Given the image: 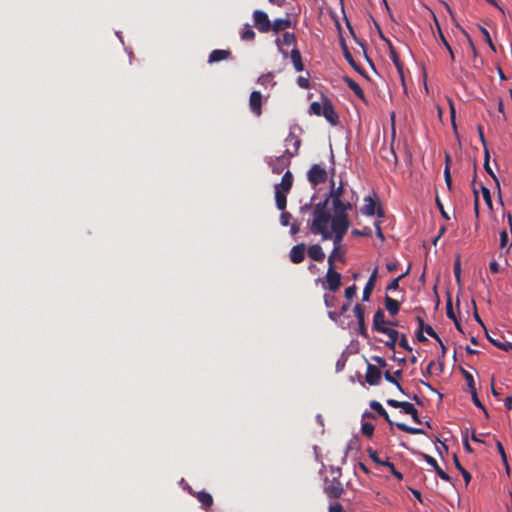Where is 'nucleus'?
<instances>
[{
  "label": "nucleus",
  "instance_id": "obj_25",
  "mask_svg": "<svg viewBox=\"0 0 512 512\" xmlns=\"http://www.w3.org/2000/svg\"><path fill=\"white\" fill-rule=\"evenodd\" d=\"M370 408L372 410H374L375 412H377L381 417H383L385 419V421L389 424V425H394V423L392 422V420L390 419V416L389 414L387 413V411L383 408L382 404L376 400H373L370 402L369 404Z\"/></svg>",
  "mask_w": 512,
  "mask_h": 512
},
{
  "label": "nucleus",
  "instance_id": "obj_52",
  "mask_svg": "<svg viewBox=\"0 0 512 512\" xmlns=\"http://www.w3.org/2000/svg\"><path fill=\"white\" fill-rule=\"evenodd\" d=\"M367 452H368V455L369 457L377 464L379 465H382V463L384 461H382L379 457H378V453L377 451L373 450L372 448H368L367 449Z\"/></svg>",
  "mask_w": 512,
  "mask_h": 512
},
{
  "label": "nucleus",
  "instance_id": "obj_2",
  "mask_svg": "<svg viewBox=\"0 0 512 512\" xmlns=\"http://www.w3.org/2000/svg\"><path fill=\"white\" fill-rule=\"evenodd\" d=\"M333 206V216H331L330 222H336V220H341L343 223L350 224L348 218V211L352 209V202L347 199H338L335 197L334 201H332Z\"/></svg>",
  "mask_w": 512,
  "mask_h": 512
},
{
  "label": "nucleus",
  "instance_id": "obj_55",
  "mask_svg": "<svg viewBox=\"0 0 512 512\" xmlns=\"http://www.w3.org/2000/svg\"><path fill=\"white\" fill-rule=\"evenodd\" d=\"M352 234L354 236H371L372 231L370 228L366 227L363 230L353 229Z\"/></svg>",
  "mask_w": 512,
  "mask_h": 512
},
{
  "label": "nucleus",
  "instance_id": "obj_59",
  "mask_svg": "<svg viewBox=\"0 0 512 512\" xmlns=\"http://www.w3.org/2000/svg\"><path fill=\"white\" fill-rule=\"evenodd\" d=\"M372 360L376 363V366L380 368H385L387 366V362L384 358L380 356H373Z\"/></svg>",
  "mask_w": 512,
  "mask_h": 512
},
{
  "label": "nucleus",
  "instance_id": "obj_30",
  "mask_svg": "<svg viewBox=\"0 0 512 512\" xmlns=\"http://www.w3.org/2000/svg\"><path fill=\"white\" fill-rule=\"evenodd\" d=\"M345 82L347 83L348 87L355 93V95L365 102L364 91L360 85L349 77L345 78Z\"/></svg>",
  "mask_w": 512,
  "mask_h": 512
},
{
  "label": "nucleus",
  "instance_id": "obj_56",
  "mask_svg": "<svg viewBox=\"0 0 512 512\" xmlns=\"http://www.w3.org/2000/svg\"><path fill=\"white\" fill-rule=\"evenodd\" d=\"M509 237L506 230L500 232V247L504 248L508 245Z\"/></svg>",
  "mask_w": 512,
  "mask_h": 512
},
{
  "label": "nucleus",
  "instance_id": "obj_15",
  "mask_svg": "<svg viewBox=\"0 0 512 512\" xmlns=\"http://www.w3.org/2000/svg\"><path fill=\"white\" fill-rule=\"evenodd\" d=\"M387 405L393 408H400L403 413L411 415L414 414L415 407L412 403L406 402V401H398L395 399H388L386 400Z\"/></svg>",
  "mask_w": 512,
  "mask_h": 512
},
{
  "label": "nucleus",
  "instance_id": "obj_4",
  "mask_svg": "<svg viewBox=\"0 0 512 512\" xmlns=\"http://www.w3.org/2000/svg\"><path fill=\"white\" fill-rule=\"evenodd\" d=\"M253 21L254 26L261 33H267L271 30V22L269 20L268 14L262 10H255L253 12Z\"/></svg>",
  "mask_w": 512,
  "mask_h": 512
},
{
  "label": "nucleus",
  "instance_id": "obj_11",
  "mask_svg": "<svg viewBox=\"0 0 512 512\" xmlns=\"http://www.w3.org/2000/svg\"><path fill=\"white\" fill-rule=\"evenodd\" d=\"M354 313L358 321V331L361 335L367 336V329L365 326V307L361 304H356Z\"/></svg>",
  "mask_w": 512,
  "mask_h": 512
},
{
  "label": "nucleus",
  "instance_id": "obj_53",
  "mask_svg": "<svg viewBox=\"0 0 512 512\" xmlns=\"http://www.w3.org/2000/svg\"><path fill=\"white\" fill-rule=\"evenodd\" d=\"M292 218V215L289 212L283 211L280 216V223L283 226H288L290 223V220Z\"/></svg>",
  "mask_w": 512,
  "mask_h": 512
},
{
  "label": "nucleus",
  "instance_id": "obj_60",
  "mask_svg": "<svg viewBox=\"0 0 512 512\" xmlns=\"http://www.w3.org/2000/svg\"><path fill=\"white\" fill-rule=\"evenodd\" d=\"M446 314L449 319L455 320L456 316L453 311L452 302L449 299L446 305Z\"/></svg>",
  "mask_w": 512,
  "mask_h": 512
},
{
  "label": "nucleus",
  "instance_id": "obj_13",
  "mask_svg": "<svg viewBox=\"0 0 512 512\" xmlns=\"http://www.w3.org/2000/svg\"><path fill=\"white\" fill-rule=\"evenodd\" d=\"M387 327V321L385 320V313L382 309H378L373 316L372 329L376 332L381 333Z\"/></svg>",
  "mask_w": 512,
  "mask_h": 512
},
{
  "label": "nucleus",
  "instance_id": "obj_64",
  "mask_svg": "<svg viewBox=\"0 0 512 512\" xmlns=\"http://www.w3.org/2000/svg\"><path fill=\"white\" fill-rule=\"evenodd\" d=\"M329 512H344V509L340 503H335L329 506Z\"/></svg>",
  "mask_w": 512,
  "mask_h": 512
},
{
  "label": "nucleus",
  "instance_id": "obj_50",
  "mask_svg": "<svg viewBox=\"0 0 512 512\" xmlns=\"http://www.w3.org/2000/svg\"><path fill=\"white\" fill-rule=\"evenodd\" d=\"M357 287L355 284L347 287L344 291L345 297L350 300L356 296Z\"/></svg>",
  "mask_w": 512,
  "mask_h": 512
},
{
  "label": "nucleus",
  "instance_id": "obj_14",
  "mask_svg": "<svg viewBox=\"0 0 512 512\" xmlns=\"http://www.w3.org/2000/svg\"><path fill=\"white\" fill-rule=\"evenodd\" d=\"M293 180L294 178L292 172L287 170L282 176L281 182L274 186V190L288 193L292 188Z\"/></svg>",
  "mask_w": 512,
  "mask_h": 512
},
{
  "label": "nucleus",
  "instance_id": "obj_49",
  "mask_svg": "<svg viewBox=\"0 0 512 512\" xmlns=\"http://www.w3.org/2000/svg\"><path fill=\"white\" fill-rule=\"evenodd\" d=\"M444 180L449 191L452 189V177L450 173V167L444 168Z\"/></svg>",
  "mask_w": 512,
  "mask_h": 512
},
{
  "label": "nucleus",
  "instance_id": "obj_5",
  "mask_svg": "<svg viewBox=\"0 0 512 512\" xmlns=\"http://www.w3.org/2000/svg\"><path fill=\"white\" fill-rule=\"evenodd\" d=\"M324 492L331 498H340L344 492L342 483L334 477L332 480H325Z\"/></svg>",
  "mask_w": 512,
  "mask_h": 512
},
{
  "label": "nucleus",
  "instance_id": "obj_12",
  "mask_svg": "<svg viewBox=\"0 0 512 512\" xmlns=\"http://www.w3.org/2000/svg\"><path fill=\"white\" fill-rule=\"evenodd\" d=\"M306 245L304 243L297 244L290 250V260L294 264L301 263L305 258Z\"/></svg>",
  "mask_w": 512,
  "mask_h": 512
},
{
  "label": "nucleus",
  "instance_id": "obj_37",
  "mask_svg": "<svg viewBox=\"0 0 512 512\" xmlns=\"http://www.w3.org/2000/svg\"><path fill=\"white\" fill-rule=\"evenodd\" d=\"M255 38V32L249 25H246L241 33V39L244 41H252Z\"/></svg>",
  "mask_w": 512,
  "mask_h": 512
},
{
  "label": "nucleus",
  "instance_id": "obj_45",
  "mask_svg": "<svg viewBox=\"0 0 512 512\" xmlns=\"http://www.w3.org/2000/svg\"><path fill=\"white\" fill-rule=\"evenodd\" d=\"M481 191H482V196H483L485 203L487 204V206L489 208H492V199H491L490 190L487 187L481 185Z\"/></svg>",
  "mask_w": 512,
  "mask_h": 512
},
{
  "label": "nucleus",
  "instance_id": "obj_9",
  "mask_svg": "<svg viewBox=\"0 0 512 512\" xmlns=\"http://www.w3.org/2000/svg\"><path fill=\"white\" fill-rule=\"evenodd\" d=\"M365 381L371 386H376L380 383L381 371L376 365L368 363L365 374Z\"/></svg>",
  "mask_w": 512,
  "mask_h": 512
},
{
  "label": "nucleus",
  "instance_id": "obj_57",
  "mask_svg": "<svg viewBox=\"0 0 512 512\" xmlns=\"http://www.w3.org/2000/svg\"><path fill=\"white\" fill-rule=\"evenodd\" d=\"M399 346L407 351H412V348L410 347L405 334L401 335L400 340H399Z\"/></svg>",
  "mask_w": 512,
  "mask_h": 512
},
{
  "label": "nucleus",
  "instance_id": "obj_40",
  "mask_svg": "<svg viewBox=\"0 0 512 512\" xmlns=\"http://www.w3.org/2000/svg\"><path fill=\"white\" fill-rule=\"evenodd\" d=\"M461 373L467 382L469 390L476 388L473 375L463 368H461Z\"/></svg>",
  "mask_w": 512,
  "mask_h": 512
},
{
  "label": "nucleus",
  "instance_id": "obj_62",
  "mask_svg": "<svg viewBox=\"0 0 512 512\" xmlns=\"http://www.w3.org/2000/svg\"><path fill=\"white\" fill-rule=\"evenodd\" d=\"M336 258L340 259L341 256L339 255V252H334V250H333L332 253L328 257V264H329L328 268H334V260Z\"/></svg>",
  "mask_w": 512,
  "mask_h": 512
},
{
  "label": "nucleus",
  "instance_id": "obj_23",
  "mask_svg": "<svg viewBox=\"0 0 512 512\" xmlns=\"http://www.w3.org/2000/svg\"><path fill=\"white\" fill-rule=\"evenodd\" d=\"M307 252L308 256L315 261L321 262L325 258V253L319 244L311 245Z\"/></svg>",
  "mask_w": 512,
  "mask_h": 512
},
{
  "label": "nucleus",
  "instance_id": "obj_19",
  "mask_svg": "<svg viewBox=\"0 0 512 512\" xmlns=\"http://www.w3.org/2000/svg\"><path fill=\"white\" fill-rule=\"evenodd\" d=\"M276 44L277 46L279 47L281 53L284 55V57L287 56V52L284 51L282 48H281V45H287V46H290V45H295L296 44V36L294 33H290V32H285L282 36V39H277L276 40Z\"/></svg>",
  "mask_w": 512,
  "mask_h": 512
},
{
  "label": "nucleus",
  "instance_id": "obj_21",
  "mask_svg": "<svg viewBox=\"0 0 512 512\" xmlns=\"http://www.w3.org/2000/svg\"><path fill=\"white\" fill-rule=\"evenodd\" d=\"M402 375V370H396L395 372L393 373H390L389 371H385L384 373V377L385 379L394 384L397 389L402 393V394H405V391L404 389L402 388L401 384L399 383L398 379L401 377Z\"/></svg>",
  "mask_w": 512,
  "mask_h": 512
},
{
  "label": "nucleus",
  "instance_id": "obj_24",
  "mask_svg": "<svg viewBox=\"0 0 512 512\" xmlns=\"http://www.w3.org/2000/svg\"><path fill=\"white\" fill-rule=\"evenodd\" d=\"M290 59L293 64L294 69L297 72H301L304 70V64L302 62V56L300 51L297 48L292 49L290 53Z\"/></svg>",
  "mask_w": 512,
  "mask_h": 512
},
{
  "label": "nucleus",
  "instance_id": "obj_35",
  "mask_svg": "<svg viewBox=\"0 0 512 512\" xmlns=\"http://www.w3.org/2000/svg\"><path fill=\"white\" fill-rule=\"evenodd\" d=\"M389 54H390V59L392 60V62L394 63V65L396 66L398 71L401 72V70H402L401 61L399 59V56H398L396 50L391 45H390V49H389Z\"/></svg>",
  "mask_w": 512,
  "mask_h": 512
},
{
  "label": "nucleus",
  "instance_id": "obj_10",
  "mask_svg": "<svg viewBox=\"0 0 512 512\" xmlns=\"http://www.w3.org/2000/svg\"><path fill=\"white\" fill-rule=\"evenodd\" d=\"M249 106L254 115L260 116L262 113V95L259 91H253L250 94Z\"/></svg>",
  "mask_w": 512,
  "mask_h": 512
},
{
  "label": "nucleus",
  "instance_id": "obj_51",
  "mask_svg": "<svg viewBox=\"0 0 512 512\" xmlns=\"http://www.w3.org/2000/svg\"><path fill=\"white\" fill-rule=\"evenodd\" d=\"M439 35H440V39H441L442 43L444 44V46L448 50L451 59L454 60L453 50H452L451 46L449 45L448 41L446 40L445 36L443 35V33H442L440 28H439Z\"/></svg>",
  "mask_w": 512,
  "mask_h": 512
},
{
  "label": "nucleus",
  "instance_id": "obj_22",
  "mask_svg": "<svg viewBox=\"0 0 512 512\" xmlns=\"http://www.w3.org/2000/svg\"><path fill=\"white\" fill-rule=\"evenodd\" d=\"M416 321L418 323V328L421 331L426 332L429 336L434 338L438 343H441V338L439 337V335L435 332V330L430 325L425 324L424 320L420 316L416 317Z\"/></svg>",
  "mask_w": 512,
  "mask_h": 512
},
{
  "label": "nucleus",
  "instance_id": "obj_44",
  "mask_svg": "<svg viewBox=\"0 0 512 512\" xmlns=\"http://www.w3.org/2000/svg\"><path fill=\"white\" fill-rule=\"evenodd\" d=\"M375 285L371 284V283H366L364 289H363V293H362V300L363 301H369L370 299V296H371V293L374 289Z\"/></svg>",
  "mask_w": 512,
  "mask_h": 512
},
{
  "label": "nucleus",
  "instance_id": "obj_16",
  "mask_svg": "<svg viewBox=\"0 0 512 512\" xmlns=\"http://www.w3.org/2000/svg\"><path fill=\"white\" fill-rule=\"evenodd\" d=\"M424 460L434 468L436 474L444 481L450 482L451 477L438 465L435 458L428 454H423Z\"/></svg>",
  "mask_w": 512,
  "mask_h": 512
},
{
  "label": "nucleus",
  "instance_id": "obj_61",
  "mask_svg": "<svg viewBox=\"0 0 512 512\" xmlns=\"http://www.w3.org/2000/svg\"><path fill=\"white\" fill-rule=\"evenodd\" d=\"M272 81V75L269 74H263L258 78V83L261 85H267Z\"/></svg>",
  "mask_w": 512,
  "mask_h": 512
},
{
  "label": "nucleus",
  "instance_id": "obj_58",
  "mask_svg": "<svg viewBox=\"0 0 512 512\" xmlns=\"http://www.w3.org/2000/svg\"><path fill=\"white\" fill-rule=\"evenodd\" d=\"M297 84L303 89H308L310 87L309 79L303 76H299L297 78Z\"/></svg>",
  "mask_w": 512,
  "mask_h": 512
},
{
  "label": "nucleus",
  "instance_id": "obj_47",
  "mask_svg": "<svg viewBox=\"0 0 512 512\" xmlns=\"http://www.w3.org/2000/svg\"><path fill=\"white\" fill-rule=\"evenodd\" d=\"M479 29H480V31H481V33H482V35H483V37H484L485 41H486V42H487V44L489 45V47H490L493 51H496V48H495V46H494V44H493V42H492V40H491V37H490V34H489L488 30H487L486 28H484V27H481V26H479Z\"/></svg>",
  "mask_w": 512,
  "mask_h": 512
},
{
  "label": "nucleus",
  "instance_id": "obj_7",
  "mask_svg": "<svg viewBox=\"0 0 512 512\" xmlns=\"http://www.w3.org/2000/svg\"><path fill=\"white\" fill-rule=\"evenodd\" d=\"M326 284L327 288L336 292L341 286V274L338 273L335 268H328L326 273Z\"/></svg>",
  "mask_w": 512,
  "mask_h": 512
},
{
  "label": "nucleus",
  "instance_id": "obj_39",
  "mask_svg": "<svg viewBox=\"0 0 512 512\" xmlns=\"http://www.w3.org/2000/svg\"><path fill=\"white\" fill-rule=\"evenodd\" d=\"M361 432L364 436L372 437L374 433V425L369 422L362 423Z\"/></svg>",
  "mask_w": 512,
  "mask_h": 512
},
{
  "label": "nucleus",
  "instance_id": "obj_20",
  "mask_svg": "<svg viewBox=\"0 0 512 512\" xmlns=\"http://www.w3.org/2000/svg\"><path fill=\"white\" fill-rule=\"evenodd\" d=\"M381 333L388 336L389 340L385 342V345L389 349L393 350L395 348V345H396L398 339H399V335H400L399 332L391 327H388L385 330H383Z\"/></svg>",
  "mask_w": 512,
  "mask_h": 512
},
{
  "label": "nucleus",
  "instance_id": "obj_6",
  "mask_svg": "<svg viewBox=\"0 0 512 512\" xmlns=\"http://www.w3.org/2000/svg\"><path fill=\"white\" fill-rule=\"evenodd\" d=\"M364 201H365V204L360 209V212L363 215L374 216L375 214H377L378 217L384 216V212L380 206L376 210L377 204L370 196L365 197Z\"/></svg>",
  "mask_w": 512,
  "mask_h": 512
},
{
  "label": "nucleus",
  "instance_id": "obj_63",
  "mask_svg": "<svg viewBox=\"0 0 512 512\" xmlns=\"http://www.w3.org/2000/svg\"><path fill=\"white\" fill-rule=\"evenodd\" d=\"M477 131H478L479 138H480V141H481L484 149L487 148V142H486V139H485V136H484L483 127L481 125H478Z\"/></svg>",
  "mask_w": 512,
  "mask_h": 512
},
{
  "label": "nucleus",
  "instance_id": "obj_42",
  "mask_svg": "<svg viewBox=\"0 0 512 512\" xmlns=\"http://www.w3.org/2000/svg\"><path fill=\"white\" fill-rule=\"evenodd\" d=\"M383 466H386L387 468L390 469L391 473L393 474L394 477H396L397 479L401 480L403 478V475L402 473H400L399 471L396 470L395 466L393 463H391L389 460H386L382 463Z\"/></svg>",
  "mask_w": 512,
  "mask_h": 512
},
{
  "label": "nucleus",
  "instance_id": "obj_29",
  "mask_svg": "<svg viewBox=\"0 0 512 512\" xmlns=\"http://www.w3.org/2000/svg\"><path fill=\"white\" fill-rule=\"evenodd\" d=\"M335 185V182L334 180H331V190H330V193H329V196L326 198V199H332V201H334L335 197H337L338 199H345L344 195L346 193L344 187L342 184H340V186H338L337 188L334 187Z\"/></svg>",
  "mask_w": 512,
  "mask_h": 512
},
{
  "label": "nucleus",
  "instance_id": "obj_34",
  "mask_svg": "<svg viewBox=\"0 0 512 512\" xmlns=\"http://www.w3.org/2000/svg\"><path fill=\"white\" fill-rule=\"evenodd\" d=\"M294 140H295V141H294L295 153H289V151H288V150H286V153H288V154H289V157H288V158H286V157H285V155H281V156H280V157H278V159H277V160L280 162V164H281V165H289V163H290L289 158H290V157H293V156L297 153V151H298V149H299V146H300V140H299V139H296V138H295Z\"/></svg>",
  "mask_w": 512,
  "mask_h": 512
},
{
  "label": "nucleus",
  "instance_id": "obj_32",
  "mask_svg": "<svg viewBox=\"0 0 512 512\" xmlns=\"http://www.w3.org/2000/svg\"><path fill=\"white\" fill-rule=\"evenodd\" d=\"M453 461L456 469L462 474L465 483L469 484V482L471 481V474L461 465L457 455L453 456Z\"/></svg>",
  "mask_w": 512,
  "mask_h": 512
},
{
  "label": "nucleus",
  "instance_id": "obj_48",
  "mask_svg": "<svg viewBox=\"0 0 512 512\" xmlns=\"http://www.w3.org/2000/svg\"><path fill=\"white\" fill-rule=\"evenodd\" d=\"M453 272H454L456 281L458 283H460V281H461V263H460L459 257L456 259V261L454 263Z\"/></svg>",
  "mask_w": 512,
  "mask_h": 512
},
{
  "label": "nucleus",
  "instance_id": "obj_54",
  "mask_svg": "<svg viewBox=\"0 0 512 512\" xmlns=\"http://www.w3.org/2000/svg\"><path fill=\"white\" fill-rule=\"evenodd\" d=\"M336 297L333 295L325 294L324 295V303L326 307L331 308L335 306Z\"/></svg>",
  "mask_w": 512,
  "mask_h": 512
},
{
  "label": "nucleus",
  "instance_id": "obj_27",
  "mask_svg": "<svg viewBox=\"0 0 512 512\" xmlns=\"http://www.w3.org/2000/svg\"><path fill=\"white\" fill-rule=\"evenodd\" d=\"M292 23L289 18H279L274 20L273 23H271V30H273L275 33H279L280 31H284L287 28L291 27Z\"/></svg>",
  "mask_w": 512,
  "mask_h": 512
},
{
  "label": "nucleus",
  "instance_id": "obj_41",
  "mask_svg": "<svg viewBox=\"0 0 512 512\" xmlns=\"http://www.w3.org/2000/svg\"><path fill=\"white\" fill-rule=\"evenodd\" d=\"M343 52H344V57L345 59L348 61V63L356 70V71H360L359 70V67L357 66L353 56L351 55V53L349 52V50L347 49L346 45L343 44Z\"/></svg>",
  "mask_w": 512,
  "mask_h": 512
},
{
  "label": "nucleus",
  "instance_id": "obj_36",
  "mask_svg": "<svg viewBox=\"0 0 512 512\" xmlns=\"http://www.w3.org/2000/svg\"><path fill=\"white\" fill-rule=\"evenodd\" d=\"M489 159H490V154H489V150L488 148H485V153H484V168L486 170V172L495 180L497 181V178L494 174V172L492 171L490 165H489Z\"/></svg>",
  "mask_w": 512,
  "mask_h": 512
},
{
  "label": "nucleus",
  "instance_id": "obj_26",
  "mask_svg": "<svg viewBox=\"0 0 512 512\" xmlns=\"http://www.w3.org/2000/svg\"><path fill=\"white\" fill-rule=\"evenodd\" d=\"M385 308L390 315L395 316L400 310V302L386 295L384 299Z\"/></svg>",
  "mask_w": 512,
  "mask_h": 512
},
{
  "label": "nucleus",
  "instance_id": "obj_17",
  "mask_svg": "<svg viewBox=\"0 0 512 512\" xmlns=\"http://www.w3.org/2000/svg\"><path fill=\"white\" fill-rule=\"evenodd\" d=\"M487 339L498 349L503 350L505 352L512 351V343L508 341H503L504 337L499 335L497 337H493L486 331Z\"/></svg>",
  "mask_w": 512,
  "mask_h": 512
},
{
  "label": "nucleus",
  "instance_id": "obj_8",
  "mask_svg": "<svg viewBox=\"0 0 512 512\" xmlns=\"http://www.w3.org/2000/svg\"><path fill=\"white\" fill-rule=\"evenodd\" d=\"M322 116L331 124V125H337L339 122V117L337 113L334 110V107L331 103V101L327 98L323 99V111Z\"/></svg>",
  "mask_w": 512,
  "mask_h": 512
},
{
  "label": "nucleus",
  "instance_id": "obj_28",
  "mask_svg": "<svg viewBox=\"0 0 512 512\" xmlns=\"http://www.w3.org/2000/svg\"><path fill=\"white\" fill-rule=\"evenodd\" d=\"M231 52L229 50L216 49L209 55V63L219 62L230 58Z\"/></svg>",
  "mask_w": 512,
  "mask_h": 512
},
{
  "label": "nucleus",
  "instance_id": "obj_33",
  "mask_svg": "<svg viewBox=\"0 0 512 512\" xmlns=\"http://www.w3.org/2000/svg\"><path fill=\"white\" fill-rule=\"evenodd\" d=\"M398 429L404 431L409 434L417 435V434H425L424 430L421 428L411 427L406 425L405 423L398 422L395 424Z\"/></svg>",
  "mask_w": 512,
  "mask_h": 512
},
{
  "label": "nucleus",
  "instance_id": "obj_1",
  "mask_svg": "<svg viewBox=\"0 0 512 512\" xmlns=\"http://www.w3.org/2000/svg\"><path fill=\"white\" fill-rule=\"evenodd\" d=\"M327 206L328 199L320 201L315 205L310 232L314 235H321L323 240L333 239L334 252H339L342 240L350 224L343 223L341 220H336L335 223L330 222L331 214Z\"/></svg>",
  "mask_w": 512,
  "mask_h": 512
},
{
  "label": "nucleus",
  "instance_id": "obj_3",
  "mask_svg": "<svg viewBox=\"0 0 512 512\" xmlns=\"http://www.w3.org/2000/svg\"><path fill=\"white\" fill-rule=\"evenodd\" d=\"M327 171L325 168L318 164H313L308 173L307 178L311 185L315 188L318 184L324 183L327 180Z\"/></svg>",
  "mask_w": 512,
  "mask_h": 512
},
{
  "label": "nucleus",
  "instance_id": "obj_46",
  "mask_svg": "<svg viewBox=\"0 0 512 512\" xmlns=\"http://www.w3.org/2000/svg\"><path fill=\"white\" fill-rule=\"evenodd\" d=\"M323 111V103L319 102H312L310 105V113L315 114L317 116H321Z\"/></svg>",
  "mask_w": 512,
  "mask_h": 512
},
{
  "label": "nucleus",
  "instance_id": "obj_31",
  "mask_svg": "<svg viewBox=\"0 0 512 512\" xmlns=\"http://www.w3.org/2000/svg\"><path fill=\"white\" fill-rule=\"evenodd\" d=\"M285 192L275 190L276 206L279 210L284 211L287 205V197Z\"/></svg>",
  "mask_w": 512,
  "mask_h": 512
},
{
  "label": "nucleus",
  "instance_id": "obj_18",
  "mask_svg": "<svg viewBox=\"0 0 512 512\" xmlns=\"http://www.w3.org/2000/svg\"><path fill=\"white\" fill-rule=\"evenodd\" d=\"M196 499L201 503V507L205 510L209 509L213 505V497L210 493L205 491L191 492Z\"/></svg>",
  "mask_w": 512,
  "mask_h": 512
},
{
  "label": "nucleus",
  "instance_id": "obj_38",
  "mask_svg": "<svg viewBox=\"0 0 512 512\" xmlns=\"http://www.w3.org/2000/svg\"><path fill=\"white\" fill-rule=\"evenodd\" d=\"M469 392L471 393L472 401L475 404V406L482 409L484 411L485 415L488 416V412H487L486 408L484 407V405L482 404V402L479 400V398L477 396L476 388L470 389Z\"/></svg>",
  "mask_w": 512,
  "mask_h": 512
},
{
  "label": "nucleus",
  "instance_id": "obj_43",
  "mask_svg": "<svg viewBox=\"0 0 512 512\" xmlns=\"http://www.w3.org/2000/svg\"><path fill=\"white\" fill-rule=\"evenodd\" d=\"M408 272H405L401 275H399L398 277H396L395 279H393L391 281V283L387 286V290L388 291H393V290H398L399 289V281L404 278L406 275H407Z\"/></svg>",
  "mask_w": 512,
  "mask_h": 512
}]
</instances>
